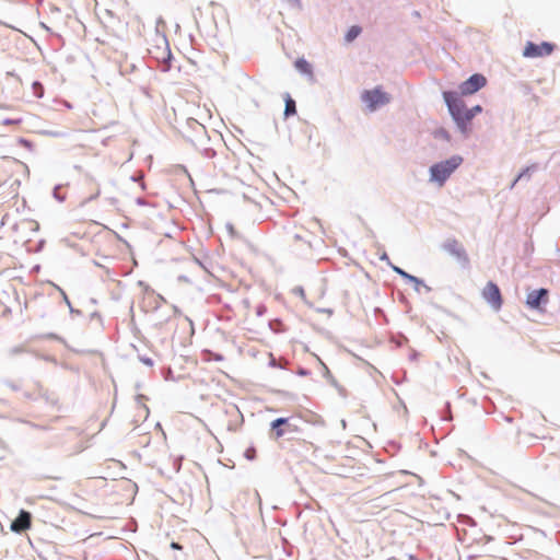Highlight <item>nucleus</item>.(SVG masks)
<instances>
[{"mask_svg":"<svg viewBox=\"0 0 560 560\" xmlns=\"http://www.w3.org/2000/svg\"><path fill=\"white\" fill-rule=\"evenodd\" d=\"M443 97L452 117L460 130L466 132L469 125V108H466L464 102L454 92H444Z\"/></svg>","mask_w":560,"mask_h":560,"instance_id":"obj_1","label":"nucleus"},{"mask_svg":"<svg viewBox=\"0 0 560 560\" xmlns=\"http://www.w3.org/2000/svg\"><path fill=\"white\" fill-rule=\"evenodd\" d=\"M463 163V158L454 155L446 161L436 163L430 167V178L443 186L451 174Z\"/></svg>","mask_w":560,"mask_h":560,"instance_id":"obj_2","label":"nucleus"},{"mask_svg":"<svg viewBox=\"0 0 560 560\" xmlns=\"http://www.w3.org/2000/svg\"><path fill=\"white\" fill-rule=\"evenodd\" d=\"M361 100L366 104L368 108L373 112L380 106L389 103L390 97L383 92L381 88H376L374 90L364 91L361 95Z\"/></svg>","mask_w":560,"mask_h":560,"instance_id":"obj_3","label":"nucleus"},{"mask_svg":"<svg viewBox=\"0 0 560 560\" xmlns=\"http://www.w3.org/2000/svg\"><path fill=\"white\" fill-rule=\"evenodd\" d=\"M555 47L556 46L553 44L548 42H542L540 44L527 42L523 50V56L525 58H538L550 56L553 52Z\"/></svg>","mask_w":560,"mask_h":560,"instance_id":"obj_4","label":"nucleus"},{"mask_svg":"<svg viewBox=\"0 0 560 560\" xmlns=\"http://www.w3.org/2000/svg\"><path fill=\"white\" fill-rule=\"evenodd\" d=\"M482 296L494 310L498 311L501 308L503 300L501 291L494 282L489 281L485 285L482 290Z\"/></svg>","mask_w":560,"mask_h":560,"instance_id":"obj_5","label":"nucleus"},{"mask_svg":"<svg viewBox=\"0 0 560 560\" xmlns=\"http://www.w3.org/2000/svg\"><path fill=\"white\" fill-rule=\"evenodd\" d=\"M487 83V79L479 73L472 74L469 79L459 85L463 95H470L482 89Z\"/></svg>","mask_w":560,"mask_h":560,"instance_id":"obj_6","label":"nucleus"},{"mask_svg":"<svg viewBox=\"0 0 560 560\" xmlns=\"http://www.w3.org/2000/svg\"><path fill=\"white\" fill-rule=\"evenodd\" d=\"M32 524V516L27 511L22 510L19 516L12 522L11 530L22 533L27 530Z\"/></svg>","mask_w":560,"mask_h":560,"instance_id":"obj_7","label":"nucleus"},{"mask_svg":"<svg viewBox=\"0 0 560 560\" xmlns=\"http://www.w3.org/2000/svg\"><path fill=\"white\" fill-rule=\"evenodd\" d=\"M548 299V290L539 289L527 294L526 303L530 308L539 307L540 303H546Z\"/></svg>","mask_w":560,"mask_h":560,"instance_id":"obj_8","label":"nucleus"},{"mask_svg":"<svg viewBox=\"0 0 560 560\" xmlns=\"http://www.w3.org/2000/svg\"><path fill=\"white\" fill-rule=\"evenodd\" d=\"M445 249L453 256L457 257L458 259H462L464 261H468V256L466 254L465 248L463 245L456 241L451 240L445 244Z\"/></svg>","mask_w":560,"mask_h":560,"instance_id":"obj_9","label":"nucleus"},{"mask_svg":"<svg viewBox=\"0 0 560 560\" xmlns=\"http://www.w3.org/2000/svg\"><path fill=\"white\" fill-rule=\"evenodd\" d=\"M285 423H288L287 418H278L271 422V428L275 430V439H280L284 434V431L280 427Z\"/></svg>","mask_w":560,"mask_h":560,"instance_id":"obj_10","label":"nucleus"},{"mask_svg":"<svg viewBox=\"0 0 560 560\" xmlns=\"http://www.w3.org/2000/svg\"><path fill=\"white\" fill-rule=\"evenodd\" d=\"M295 68L302 73L310 74V75L312 74L311 65L303 58L298 59L295 61Z\"/></svg>","mask_w":560,"mask_h":560,"instance_id":"obj_11","label":"nucleus"},{"mask_svg":"<svg viewBox=\"0 0 560 560\" xmlns=\"http://www.w3.org/2000/svg\"><path fill=\"white\" fill-rule=\"evenodd\" d=\"M296 113L295 102L291 98L290 95H287L285 97V108H284V115L291 116Z\"/></svg>","mask_w":560,"mask_h":560,"instance_id":"obj_12","label":"nucleus"},{"mask_svg":"<svg viewBox=\"0 0 560 560\" xmlns=\"http://www.w3.org/2000/svg\"><path fill=\"white\" fill-rule=\"evenodd\" d=\"M361 33V27L360 26H357V25H353L349 28V31L347 32L346 34V40L348 43H351L352 40H354Z\"/></svg>","mask_w":560,"mask_h":560,"instance_id":"obj_13","label":"nucleus"},{"mask_svg":"<svg viewBox=\"0 0 560 560\" xmlns=\"http://www.w3.org/2000/svg\"><path fill=\"white\" fill-rule=\"evenodd\" d=\"M89 185L91 186V195L88 199L91 200V199L98 197V195L101 192L98 185L92 180L89 182Z\"/></svg>","mask_w":560,"mask_h":560,"instance_id":"obj_14","label":"nucleus"},{"mask_svg":"<svg viewBox=\"0 0 560 560\" xmlns=\"http://www.w3.org/2000/svg\"><path fill=\"white\" fill-rule=\"evenodd\" d=\"M482 108L480 105H476L472 108H469L468 116H469V122L471 119L479 113H481Z\"/></svg>","mask_w":560,"mask_h":560,"instance_id":"obj_15","label":"nucleus"},{"mask_svg":"<svg viewBox=\"0 0 560 560\" xmlns=\"http://www.w3.org/2000/svg\"><path fill=\"white\" fill-rule=\"evenodd\" d=\"M395 271L398 272L399 275L404 276V277H408V278H411L409 275H407L405 271H402L401 269L399 268H395Z\"/></svg>","mask_w":560,"mask_h":560,"instance_id":"obj_16","label":"nucleus"},{"mask_svg":"<svg viewBox=\"0 0 560 560\" xmlns=\"http://www.w3.org/2000/svg\"><path fill=\"white\" fill-rule=\"evenodd\" d=\"M171 548L176 549V550H180L182 546L179 544H177V542H172L171 544Z\"/></svg>","mask_w":560,"mask_h":560,"instance_id":"obj_17","label":"nucleus"},{"mask_svg":"<svg viewBox=\"0 0 560 560\" xmlns=\"http://www.w3.org/2000/svg\"><path fill=\"white\" fill-rule=\"evenodd\" d=\"M34 88H35V89H39V90H40V92L37 94L38 96H40V95H42V92H43L42 84H39V83H35V84H34Z\"/></svg>","mask_w":560,"mask_h":560,"instance_id":"obj_18","label":"nucleus"}]
</instances>
